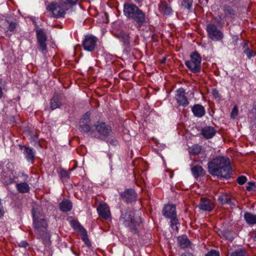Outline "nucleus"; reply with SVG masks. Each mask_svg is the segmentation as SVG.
<instances>
[{
  "label": "nucleus",
  "mask_w": 256,
  "mask_h": 256,
  "mask_svg": "<svg viewBox=\"0 0 256 256\" xmlns=\"http://www.w3.org/2000/svg\"><path fill=\"white\" fill-rule=\"evenodd\" d=\"M208 172L212 176L228 178L232 172L230 160L224 157H217L208 163Z\"/></svg>",
  "instance_id": "obj_1"
},
{
  "label": "nucleus",
  "mask_w": 256,
  "mask_h": 256,
  "mask_svg": "<svg viewBox=\"0 0 256 256\" xmlns=\"http://www.w3.org/2000/svg\"><path fill=\"white\" fill-rule=\"evenodd\" d=\"M123 11L124 15L134 24L136 28H139L146 24L145 13L135 4H124Z\"/></svg>",
  "instance_id": "obj_2"
},
{
  "label": "nucleus",
  "mask_w": 256,
  "mask_h": 256,
  "mask_svg": "<svg viewBox=\"0 0 256 256\" xmlns=\"http://www.w3.org/2000/svg\"><path fill=\"white\" fill-rule=\"evenodd\" d=\"M78 0H58V3H52L47 6L51 16L56 18L64 17L66 12L76 5Z\"/></svg>",
  "instance_id": "obj_3"
},
{
  "label": "nucleus",
  "mask_w": 256,
  "mask_h": 256,
  "mask_svg": "<svg viewBox=\"0 0 256 256\" xmlns=\"http://www.w3.org/2000/svg\"><path fill=\"white\" fill-rule=\"evenodd\" d=\"M34 228L36 234L42 239L45 244L50 243V235L48 232V223L42 215L36 216L33 212Z\"/></svg>",
  "instance_id": "obj_4"
},
{
  "label": "nucleus",
  "mask_w": 256,
  "mask_h": 256,
  "mask_svg": "<svg viewBox=\"0 0 256 256\" xmlns=\"http://www.w3.org/2000/svg\"><path fill=\"white\" fill-rule=\"evenodd\" d=\"M120 222L128 227L132 232L136 234L137 232V227L141 222V218L136 215L135 211L126 210L125 212H122Z\"/></svg>",
  "instance_id": "obj_5"
},
{
  "label": "nucleus",
  "mask_w": 256,
  "mask_h": 256,
  "mask_svg": "<svg viewBox=\"0 0 256 256\" xmlns=\"http://www.w3.org/2000/svg\"><path fill=\"white\" fill-rule=\"evenodd\" d=\"M35 31L37 40V48L39 51L46 55L48 52L46 42L47 36L44 30L40 28L38 25H35Z\"/></svg>",
  "instance_id": "obj_6"
},
{
  "label": "nucleus",
  "mask_w": 256,
  "mask_h": 256,
  "mask_svg": "<svg viewBox=\"0 0 256 256\" xmlns=\"http://www.w3.org/2000/svg\"><path fill=\"white\" fill-rule=\"evenodd\" d=\"M96 132L100 135L106 137L110 135L112 130L111 126L106 122L98 121L91 126L88 132L90 136L95 137L93 134Z\"/></svg>",
  "instance_id": "obj_7"
},
{
  "label": "nucleus",
  "mask_w": 256,
  "mask_h": 256,
  "mask_svg": "<svg viewBox=\"0 0 256 256\" xmlns=\"http://www.w3.org/2000/svg\"><path fill=\"white\" fill-rule=\"evenodd\" d=\"M190 60L186 61V66L194 73L200 72L202 57L197 52H193L190 54Z\"/></svg>",
  "instance_id": "obj_8"
},
{
  "label": "nucleus",
  "mask_w": 256,
  "mask_h": 256,
  "mask_svg": "<svg viewBox=\"0 0 256 256\" xmlns=\"http://www.w3.org/2000/svg\"><path fill=\"white\" fill-rule=\"evenodd\" d=\"M208 36L212 40L218 41L223 38V34L217 27L213 24H209L206 26Z\"/></svg>",
  "instance_id": "obj_9"
},
{
  "label": "nucleus",
  "mask_w": 256,
  "mask_h": 256,
  "mask_svg": "<svg viewBox=\"0 0 256 256\" xmlns=\"http://www.w3.org/2000/svg\"><path fill=\"white\" fill-rule=\"evenodd\" d=\"M97 40L95 36L92 35L86 36L82 42L84 49L89 52L94 51L96 48Z\"/></svg>",
  "instance_id": "obj_10"
},
{
  "label": "nucleus",
  "mask_w": 256,
  "mask_h": 256,
  "mask_svg": "<svg viewBox=\"0 0 256 256\" xmlns=\"http://www.w3.org/2000/svg\"><path fill=\"white\" fill-rule=\"evenodd\" d=\"M221 10L222 11V13L220 15V20H226L234 18L236 12L232 6L228 4H224L221 7Z\"/></svg>",
  "instance_id": "obj_11"
},
{
  "label": "nucleus",
  "mask_w": 256,
  "mask_h": 256,
  "mask_svg": "<svg viewBox=\"0 0 256 256\" xmlns=\"http://www.w3.org/2000/svg\"><path fill=\"white\" fill-rule=\"evenodd\" d=\"M74 228L80 233L82 239L88 248L91 247V242L88 238L87 232L80 223L76 222L73 224Z\"/></svg>",
  "instance_id": "obj_12"
},
{
  "label": "nucleus",
  "mask_w": 256,
  "mask_h": 256,
  "mask_svg": "<svg viewBox=\"0 0 256 256\" xmlns=\"http://www.w3.org/2000/svg\"><path fill=\"white\" fill-rule=\"evenodd\" d=\"M74 228L80 233L82 239L88 248L91 247V242L88 238L87 232L80 223L76 222L73 224Z\"/></svg>",
  "instance_id": "obj_13"
},
{
  "label": "nucleus",
  "mask_w": 256,
  "mask_h": 256,
  "mask_svg": "<svg viewBox=\"0 0 256 256\" xmlns=\"http://www.w3.org/2000/svg\"><path fill=\"white\" fill-rule=\"evenodd\" d=\"M90 113L86 112L82 116L80 122V130L84 132H88L90 128L92 126L90 124Z\"/></svg>",
  "instance_id": "obj_14"
},
{
  "label": "nucleus",
  "mask_w": 256,
  "mask_h": 256,
  "mask_svg": "<svg viewBox=\"0 0 256 256\" xmlns=\"http://www.w3.org/2000/svg\"><path fill=\"white\" fill-rule=\"evenodd\" d=\"M185 94L184 90L182 88H180L176 90V99L178 104L184 107L188 106V101L185 96Z\"/></svg>",
  "instance_id": "obj_15"
},
{
  "label": "nucleus",
  "mask_w": 256,
  "mask_h": 256,
  "mask_svg": "<svg viewBox=\"0 0 256 256\" xmlns=\"http://www.w3.org/2000/svg\"><path fill=\"white\" fill-rule=\"evenodd\" d=\"M121 198L126 202H132L136 200V194L133 189H127L120 194Z\"/></svg>",
  "instance_id": "obj_16"
},
{
  "label": "nucleus",
  "mask_w": 256,
  "mask_h": 256,
  "mask_svg": "<svg viewBox=\"0 0 256 256\" xmlns=\"http://www.w3.org/2000/svg\"><path fill=\"white\" fill-rule=\"evenodd\" d=\"M198 208L202 210L211 211L214 208V204L210 199L204 198H201Z\"/></svg>",
  "instance_id": "obj_17"
},
{
  "label": "nucleus",
  "mask_w": 256,
  "mask_h": 256,
  "mask_svg": "<svg viewBox=\"0 0 256 256\" xmlns=\"http://www.w3.org/2000/svg\"><path fill=\"white\" fill-rule=\"evenodd\" d=\"M162 213L164 216L170 218L176 217V206L174 204L166 206L162 210Z\"/></svg>",
  "instance_id": "obj_18"
},
{
  "label": "nucleus",
  "mask_w": 256,
  "mask_h": 256,
  "mask_svg": "<svg viewBox=\"0 0 256 256\" xmlns=\"http://www.w3.org/2000/svg\"><path fill=\"white\" fill-rule=\"evenodd\" d=\"M99 215L102 218L107 220L110 216L109 207L106 204H100L97 208Z\"/></svg>",
  "instance_id": "obj_19"
},
{
  "label": "nucleus",
  "mask_w": 256,
  "mask_h": 256,
  "mask_svg": "<svg viewBox=\"0 0 256 256\" xmlns=\"http://www.w3.org/2000/svg\"><path fill=\"white\" fill-rule=\"evenodd\" d=\"M158 10L164 15L168 16L172 14V9L170 4L164 0H162L158 4Z\"/></svg>",
  "instance_id": "obj_20"
},
{
  "label": "nucleus",
  "mask_w": 256,
  "mask_h": 256,
  "mask_svg": "<svg viewBox=\"0 0 256 256\" xmlns=\"http://www.w3.org/2000/svg\"><path fill=\"white\" fill-rule=\"evenodd\" d=\"M216 134V130L211 126H206L201 130V134L206 139L212 138Z\"/></svg>",
  "instance_id": "obj_21"
},
{
  "label": "nucleus",
  "mask_w": 256,
  "mask_h": 256,
  "mask_svg": "<svg viewBox=\"0 0 256 256\" xmlns=\"http://www.w3.org/2000/svg\"><path fill=\"white\" fill-rule=\"evenodd\" d=\"M192 110L194 116L198 118L202 117L206 113L204 107L200 104H194L192 106Z\"/></svg>",
  "instance_id": "obj_22"
},
{
  "label": "nucleus",
  "mask_w": 256,
  "mask_h": 256,
  "mask_svg": "<svg viewBox=\"0 0 256 256\" xmlns=\"http://www.w3.org/2000/svg\"><path fill=\"white\" fill-rule=\"evenodd\" d=\"M60 209L63 212H68L72 208V203L67 199H64L59 204Z\"/></svg>",
  "instance_id": "obj_23"
},
{
  "label": "nucleus",
  "mask_w": 256,
  "mask_h": 256,
  "mask_svg": "<svg viewBox=\"0 0 256 256\" xmlns=\"http://www.w3.org/2000/svg\"><path fill=\"white\" fill-rule=\"evenodd\" d=\"M177 239L178 244L182 248H186L190 244V242L186 236H179Z\"/></svg>",
  "instance_id": "obj_24"
},
{
  "label": "nucleus",
  "mask_w": 256,
  "mask_h": 256,
  "mask_svg": "<svg viewBox=\"0 0 256 256\" xmlns=\"http://www.w3.org/2000/svg\"><path fill=\"white\" fill-rule=\"evenodd\" d=\"M192 175L195 178H198L200 176H204L205 171L201 166H194L191 169Z\"/></svg>",
  "instance_id": "obj_25"
},
{
  "label": "nucleus",
  "mask_w": 256,
  "mask_h": 256,
  "mask_svg": "<svg viewBox=\"0 0 256 256\" xmlns=\"http://www.w3.org/2000/svg\"><path fill=\"white\" fill-rule=\"evenodd\" d=\"M60 96L55 94L52 98L50 101V108L54 110L58 108L62 105V102L60 100Z\"/></svg>",
  "instance_id": "obj_26"
},
{
  "label": "nucleus",
  "mask_w": 256,
  "mask_h": 256,
  "mask_svg": "<svg viewBox=\"0 0 256 256\" xmlns=\"http://www.w3.org/2000/svg\"><path fill=\"white\" fill-rule=\"evenodd\" d=\"M218 200L222 204H227L230 205H232L233 204L232 202L230 196L228 194H223L220 196L218 198Z\"/></svg>",
  "instance_id": "obj_27"
},
{
  "label": "nucleus",
  "mask_w": 256,
  "mask_h": 256,
  "mask_svg": "<svg viewBox=\"0 0 256 256\" xmlns=\"http://www.w3.org/2000/svg\"><path fill=\"white\" fill-rule=\"evenodd\" d=\"M180 3L182 8L188 12H192L193 0H180Z\"/></svg>",
  "instance_id": "obj_28"
},
{
  "label": "nucleus",
  "mask_w": 256,
  "mask_h": 256,
  "mask_svg": "<svg viewBox=\"0 0 256 256\" xmlns=\"http://www.w3.org/2000/svg\"><path fill=\"white\" fill-rule=\"evenodd\" d=\"M244 218L246 222L249 224H256V215L250 212H246L244 214Z\"/></svg>",
  "instance_id": "obj_29"
},
{
  "label": "nucleus",
  "mask_w": 256,
  "mask_h": 256,
  "mask_svg": "<svg viewBox=\"0 0 256 256\" xmlns=\"http://www.w3.org/2000/svg\"><path fill=\"white\" fill-rule=\"evenodd\" d=\"M16 187L18 191L20 193H26L30 190V186L26 182L17 184Z\"/></svg>",
  "instance_id": "obj_30"
},
{
  "label": "nucleus",
  "mask_w": 256,
  "mask_h": 256,
  "mask_svg": "<svg viewBox=\"0 0 256 256\" xmlns=\"http://www.w3.org/2000/svg\"><path fill=\"white\" fill-rule=\"evenodd\" d=\"M21 148L22 150H24L26 158L28 160H32V150L25 146L22 147Z\"/></svg>",
  "instance_id": "obj_31"
},
{
  "label": "nucleus",
  "mask_w": 256,
  "mask_h": 256,
  "mask_svg": "<svg viewBox=\"0 0 256 256\" xmlns=\"http://www.w3.org/2000/svg\"><path fill=\"white\" fill-rule=\"evenodd\" d=\"M120 40L126 46H128L130 44V36L126 34H121L119 36Z\"/></svg>",
  "instance_id": "obj_32"
},
{
  "label": "nucleus",
  "mask_w": 256,
  "mask_h": 256,
  "mask_svg": "<svg viewBox=\"0 0 256 256\" xmlns=\"http://www.w3.org/2000/svg\"><path fill=\"white\" fill-rule=\"evenodd\" d=\"M244 52L248 58L250 59L256 55V52L252 50L248 49L244 50Z\"/></svg>",
  "instance_id": "obj_33"
},
{
  "label": "nucleus",
  "mask_w": 256,
  "mask_h": 256,
  "mask_svg": "<svg viewBox=\"0 0 256 256\" xmlns=\"http://www.w3.org/2000/svg\"><path fill=\"white\" fill-rule=\"evenodd\" d=\"M231 256H246V252L242 249L238 250L232 252Z\"/></svg>",
  "instance_id": "obj_34"
},
{
  "label": "nucleus",
  "mask_w": 256,
  "mask_h": 256,
  "mask_svg": "<svg viewBox=\"0 0 256 256\" xmlns=\"http://www.w3.org/2000/svg\"><path fill=\"white\" fill-rule=\"evenodd\" d=\"M170 226L174 230H178V220L176 217L170 218Z\"/></svg>",
  "instance_id": "obj_35"
},
{
  "label": "nucleus",
  "mask_w": 256,
  "mask_h": 256,
  "mask_svg": "<svg viewBox=\"0 0 256 256\" xmlns=\"http://www.w3.org/2000/svg\"><path fill=\"white\" fill-rule=\"evenodd\" d=\"M246 180H247V178H246V176H242L238 178L237 182L240 184H243L246 182Z\"/></svg>",
  "instance_id": "obj_36"
},
{
  "label": "nucleus",
  "mask_w": 256,
  "mask_h": 256,
  "mask_svg": "<svg viewBox=\"0 0 256 256\" xmlns=\"http://www.w3.org/2000/svg\"><path fill=\"white\" fill-rule=\"evenodd\" d=\"M224 236L228 240L232 241L233 240V237L231 234V233L228 230H225L224 232Z\"/></svg>",
  "instance_id": "obj_37"
},
{
  "label": "nucleus",
  "mask_w": 256,
  "mask_h": 256,
  "mask_svg": "<svg viewBox=\"0 0 256 256\" xmlns=\"http://www.w3.org/2000/svg\"><path fill=\"white\" fill-rule=\"evenodd\" d=\"M219 253L218 252L215 250H212L208 252L205 256H219Z\"/></svg>",
  "instance_id": "obj_38"
},
{
  "label": "nucleus",
  "mask_w": 256,
  "mask_h": 256,
  "mask_svg": "<svg viewBox=\"0 0 256 256\" xmlns=\"http://www.w3.org/2000/svg\"><path fill=\"white\" fill-rule=\"evenodd\" d=\"M17 25L18 24L16 22H10L9 24L8 30L10 32H13L14 30V29L16 28Z\"/></svg>",
  "instance_id": "obj_39"
},
{
  "label": "nucleus",
  "mask_w": 256,
  "mask_h": 256,
  "mask_svg": "<svg viewBox=\"0 0 256 256\" xmlns=\"http://www.w3.org/2000/svg\"><path fill=\"white\" fill-rule=\"evenodd\" d=\"M60 176L61 178H68L69 174L68 172L64 170H62L60 172Z\"/></svg>",
  "instance_id": "obj_40"
},
{
  "label": "nucleus",
  "mask_w": 256,
  "mask_h": 256,
  "mask_svg": "<svg viewBox=\"0 0 256 256\" xmlns=\"http://www.w3.org/2000/svg\"><path fill=\"white\" fill-rule=\"evenodd\" d=\"M200 148L198 146H194L192 148V152L194 154H198L200 152Z\"/></svg>",
  "instance_id": "obj_41"
},
{
  "label": "nucleus",
  "mask_w": 256,
  "mask_h": 256,
  "mask_svg": "<svg viewBox=\"0 0 256 256\" xmlns=\"http://www.w3.org/2000/svg\"><path fill=\"white\" fill-rule=\"evenodd\" d=\"M238 114V110L236 106H234L232 112L231 113V116L232 118H235L236 116H237Z\"/></svg>",
  "instance_id": "obj_42"
},
{
  "label": "nucleus",
  "mask_w": 256,
  "mask_h": 256,
  "mask_svg": "<svg viewBox=\"0 0 256 256\" xmlns=\"http://www.w3.org/2000/svg\"><path fill=\"white\" fill-rule=\"evenodd\" d=\"M248 186H246V190L248 191L252 190V186H254V183L253 182H248Z\"/></svg>",
  "instance_id": "obj_43"
},
{
  "label": "nucleus",
  "mask_w": 256,
  "mask_h": 256,
  "mask_svg": "<svg viewBox=\"0 0 256 256\" xmlns=\"http://www.w3.org/2000/svg\"><path fill=\"white\" fill-rule=\"evenodd\" d=\"M212 94L215 98H218L219 97V93L218 90L214 88L212 90Z\"/></svg>",
  "instance_id": "obj_44"
},
{
  "label": "nucleus",
  "mask_w": 256,
  "mask_h": 256,
  "mask_svg": "<svg viewBox=\"0 0 256 256\" xmlns=\"http://www.w3.org/2000/svg\"><path fill=\"white\" fill-rule=\"evenodd\" d=\"M242 46L244 50H245L248 49L249 48L248 46V42H242Z\"/></svg>",
  "instance_id": "obj_45"
},
{
  "label": "nucleus",
  "mask_w": 256,
  "mask_h": 256,
  "mask_svg": "<svg viewBox=\"0 0 256 256\" xmlns=\"http://www.w3.org/2000/svg\"><path fill=\"white\" fill-rule=\"evenodd\" d=\"M18 246L20 247L26 248L28 246V243L26 242H22L18 244Z\"/></svg>",
  "instance_id": "obj_46"
},
{
  "label": "nucleus",
  "mask_w": 256,
  "mask_h": 256,
  "mask_svg": "<svg viewBox=\"0 0 256 256\" xmlns=\"http://www.w3.org/2000/svg\"><path fill=\"white\" fill-rule=\"evenodd\" d=\"M180 256H194L192 253L188 252H185L182 253Z\"/></svg>",
  "instance_id": "obj_47"
},
{
  "label": "nucleus",
  "mask_w": 256,
  "mask_h": 256,
  "mask_svg": "<svg viewBox=\"0 0 256 256\" xmlns=\"http://www.w3.org/2000/svg\"><path fill=\"white\" fill-rule=\"evenodd\" d=\"M3 95V92L2 88L0 86V98H1Z\"/></svg>",
  "instance_id": "obj_48"
},
{
  "label": "nucleus",
  "mask_w": 256,
  "mask_h": 256,
  "mask_svg": "<svg viewBox=\"0 0 256 256\" xmlns=\"http://www.w3.org/2000/svg\"><path fill=\"white\" fill-rule=\"evenodd\" d=\"M134 2H136L137 4L141 3L142 2H143L144 0H133Z\"/></svg>",
  "instance_id": "obj_49"
},
{
  "label": "nucleus",
  "mask_w": 256,
  "mask_h": 256,
  "mask_svg": "<svg viewBox=\"0 0 256 256\" xmlns=\"http://www.w3.org/2000/svg\"><path fill=\"white\" fill-rule=\"evenodd\" d=\"M254 240L256 241V232H254Z\"/></svg>",
  "instance_id": "obj_50"
},
{
  "label": "nucleus",
  "mask_w": 256,
  "mask_h": 256,
  "mask_svg": "<svg viewBox=\"0 0 256 256\" xmlns=\"http://www.w3.org/2000/svg\"><path fill=\"white\" fill-rule=\"evenodd\" d=\"M108 156H109L110 160V159H111V155H110V154H109Z\"/></svg>",
  "instance_id": "obj_51"
}]
</instances>
